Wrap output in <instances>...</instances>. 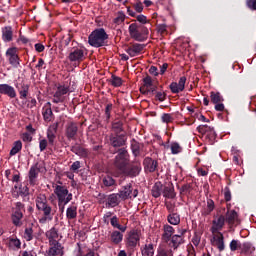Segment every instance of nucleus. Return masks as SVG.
Masks as SVG:
<instances>
[{
    "mask_svg": "<svg viewBox=\"0 0 256 256\" xmlns=\"http://www.w3.org/2000/svg\"><path fill=\"white\" fill-rule=\"evenodd\" d=\"M36 208L38 211L43 213V217L40 219V223H47V221H53V217L55 212H53V208L47 202V196L44 194H40L36 197Z\"/></svg>",
    "mask_w": 256,
    "mask_h": 256,
    "instance_id": "nucleus-1",
    "label": "nucleus"
},
{
    "mask_svg": "<svg viewBox=\"0 0 256 256\" xmlns=\"http://www.w3.org/2000/svg\"><path fill=\"white\" fill-rule=\"evenodd\" d=\"M52 187L54 189V194L57 197L58 205L59 207L62 205L63 211V209H65V205L73 200V194L69 192L67 186L63 185V182L61 181H57L52 185Z\"/></svg>",
    "mask_w": 256,
    "mask_h": 256,
    "instance_id": "nucleus-2",
    "label": "nucleus"
},
{
    "mask_svg": "<svg viewBox=\"0 0 256 256\" xmlns=\"http://www.w3.org/2000/svg\"><path fill=\"white\" fill-rule=\"evenodd\" d=\"M129 35L134 41H139L143 42L146 41L148 35H149V30L145 26H141L137 23H132L130 24L129 28Z\"/></svg>",
    "mask_w": 256,
    "mask_h": 256,
    "instance_id": "nucleus-3",
    "label": "nucleus"
},
{
    "mask_svg": "<svg viewBox=\"0 0 256 256\" xmlns=\"http://www.w3.org/2000/svg\"><path fill=\"white\" fill-rule=\"evenodd\" d=\"M108 38L109 36L107 35V32H105V29L100 28L94 30L89 35L88 43L91 45V47H103Z\"/></svg>",
    "mask_w": 256,
    "mask_h": 256,
    "instance_id": "nucleus-4",
    "label": "nucleus"
},
{
    "mask_svg": "<svg viewBox=\"0 0 256 256\" xmlns=\"http://www.w3.org/2000/svg\"><path fill=\"white\" fill-rule=\"evenodd\" d=\"M114 165L119 173H123V171H125V168L129 165V153H127V150H119V153L115 158Z\"/></svg>",
    "mask_w": 256,
    "mask_h": 256,
    "instance_id": "nucleus-5",
    "label": "nucleus"
},
{
    "mask_svg": "<svg viewBox=\"0 0 256 256\" xmlns=\"http://www.w3.org/2000/svg\"><path fill=\"white\" fill-rule=\"evenodd\" d=\"M21 219H23V203L17 202L12 212L13 225H15V227H21V225H23Z\"/></svg>",
    "mask_w": 256,
    "mask_h": 256,
    "instance_id": "nucleus-6",
    "label": "nucleus"
},
{
    "mask_svg": "<svg viewBox=\"0 0 256 256\" xmlns=\"http://www.w3.org/2000/svg\"><path fill=\"white\" fill-rule=\"evenodd\" d=\"M87 52L85 48H74L68 58L72 63H81L85 59Z\"/></svg>",
    "mask_w": 256,
    "mask_h": 256,
    "instance_id": "nucleus-7",
    "label": "nucleus"
},
{
    "mask_svg": "<svg viewBox=\"0 0 256 256\" xmlns=\"http://www.w3.org/2000/svg\"><path fill=\"white\" fill-rule=\"evenodd\" d=\"M118 195H120V199L125 201L126 199H132V197L135 199V197L139 195V191L137 189H133L131 184H128L120 190Z\"/></svg>",
    "mask_w": 256,
    "mask_h": 256,
    "instance_id": "nucleus-8",
    "label": "nucleus"
},
{
    "mask_svg": "<svg viewBox=\"0 0 256 256\" xmlns=\"http://www.w3.org/2000/svg\"><path fill=\"white\" fill-rule=\"evenodd\" d=\"M69 93V86L60 85L57 87L56 92L53 95V103H63L65 101V95Z\"/></svg>",
    "mask_w": 256,
    "mask_h": 256,
    "instance_id": "nucleus-9",
    "label": "nucleus"
},
{
    "mask_svg": "<svg viewBox=\"0 0 256 256\" xmlns=\"http://www.w3.org/2000/svg\"><path fill=\"white\" fill-rule=\"evenodd\" d=\"M197 130L199 131V133L204 135L205 139H208L210 143H213V141H215V138L217 137L215 129H213L211 126L200 125L198 126Z\"/></svg>",
    "mask_w": 256,
    "mask_h": 256,
    "instance_id": "nucleus-10",
    "label": "nucleus"
},
{
    "mask_svg": "<svg viewBox=\"0 0 256 256\" xmlns=\"http://www.w3.org/2000/svg\"><path fill=\"white\" fill-rule=\"evenodd\" d=\"M211 245L217 247L218 251H225V237L221 232L212 233Z\"/></svg>",
    "mask_w": 256,
    "mask_h": 256,
    "instance_id": "nucleus-11",
    "label": "nucleus"
},
{
    "mask_svg": "<svg viewBox=\"0 0 256 256\" xmlns=\"http://www.w3.org/2000/svg\"><path fill=\"white\" fill-rule=\"evenodd\" d=\"M6 57L10 63V65H12V67H19L20 63H19V54H17V47H10L7 49L6 51Z\"/></svg>",
    "mask_w": 256,
    "mask_h": 256,
    "instance_id": "nucleus-12",
    "label": "nucleus"
},
{
    "mask_svg": "<svg viewBox=\"0 0 256 256\" xmlns=\"http://www.w3.org/2000/svg\"><path fill=\"white\" fill-rule=\"evenodd\" d=\"M144 85L140 87V92L143 93V95H149V93H155L156 87L153 86V80L151 77H145L143 79Z\"/></svg>",
    "mask_w": 256,
    "mask_h": 256,
    "instance_id": "nucleus-13",
    "label": "nucleus"
},
{
    "mask_svg": "<svg viewBox=\"0 0 256 256\" xmlns=\"http://www.w3.org/2000/svg\"><path fill=\"white\" fill-rule=\"evenodd\" d=\"M46 237L50 245H61V243H59V230H57V228L53 227L48 230L46 232Z\"/></svg>",
    "mask_w": 256,
    "mask_h": 256,
    "instance_id": "nucleus-14",
    "label": "nucleus"
},
{
    "mask_svg": "<svg viewBox=\"0 0 256 256\" xmlns=\"http://www.w3.org/2000/svg\"><path fill=\"white\" fill-rule=\"evenodd\" d=\"M0 95H7L10 99H15L17 97V92L15 88L9 84H0Z\"/></svg>",
    "mask_w": 256,
    "mask_h": 256,
    "instance_id": "nucleus-15",
    "label": "nucleus"
},
{
    "mask_svg": "<svg viewBox=\"0 0 256 256\" xmlns=\"http://www.w3.org/2000/svg\"><path fill=\"white\" fill-rule=\"evenodd\" d=\"M140 240L141 237L139 235V232H137L136 230H132L128 233L126 243L128 247H137V244L139 243Z\"/></svg>",
    "mask_w": 256,
    "mask_h": 256,
    "instance_id": "nucleus-16",
    "label": "nucleus"
},
{
    "mask_svg": "<svg viewBox=\"0 0 256 256\" xmlns=\"http://www.w3.org/2000/svg\"><path fill=\"white\" fill-rule=\"evenodd\" d=\"M141 173V164L136 163L132 166H127L125 171L122 172V175H127L128 177H137Z\"/></svg>",
    "mask_w": 256,
    "mask_h": 256,
    "instance_id": "nucleus-17",
    "label": "nucleus"
},
{
    "mask_svg": "<svg viewBox=\"0 0 256 256\" xmlns=\"http://www.w3.org/2000/svg\"><path fill=\"white\" fill-rule=\"evenodd\" d=\"M143 49H145V45L143 44H138L135 43L132 46H129L126 49V53L130 56V57H137V55L141 54V51H143Z\"/></svg>",
    "mask_w": 256,
    "mask_h": 256,
    "instance_id": "nucleus-18",
    "label": "nucleus"
},
{
    "mask_svg": "<svg viewBox=\"0 0 256 256\" xmlns=\"http://www.w3.org/2000/svg\"><path fill=\"white\" fill-rule=\"evenodd\" d=\"M225 225V216H219L213 220L211 231L212 233H220L221 229Z\"/></svg>",
    "mask_w": 256,
    "mask_h": 256,
    "instance_id": "nucleus-19",
    "label": "nucleus"
},
{
    "mask_svg": "<svg viewBox=\"0 0 256 256\" xmlns=\"http://www.w3.org/2000/svg\"><path fill=\"white\" fill-rule=\"evenodd\" d=\"M50 247L47 252L46 256H63V247L61 244H50Z\"/></svg>",
    "mask_w": 256,
    "mask_h": 256,
    "instance_id": "nucleus-20",
    "label": "nucleus"
},
{
    "mask_svg": "<svg viewBox=\"0 0 256 256\" xmlns=\"http://www.w3.org/2000/svg\"><path fill=\"white\" fill-rule=\"evenodd\" d=\"M174 233H175V228H173V226L164 225L162 241H164L165 243H169V241H171V237H173Z\"/></svg>",
    "mask_w": 256,
    "mask_h": 256,
    "instance_id": "nucleus-21",
    "label": "nucleus"
},
{
    "mask_svg": "<svg viewBox=\"0 0 256 256\" xmlns=\"http://www.w3.org/2000/svg\"><path fill=\"white\" fill-rule=\"evenodd\" d=\"M226 221L230 227H233V225H239V216L237 215V212L235 210H230L226 213Z\"/></svg>",
    "mask_w": 256,
    "mask_h": 256,
    "instance_id": "nucleus-22",
    "label": "nucleus"
},
{
    "mask_svg": "<svg viewBox=\"0 0 256 256\" xmlns=\"http://www.w3.org/2000/svg\"><path fill=\"white\" fill-rule=\"evenodd\" d=\"M41 172V169L37 166H32L29 170V183L30 185H37V177H39V173Z\"/></svg>",
    "mask_w": 256,
    "mask_h": 256,
    "instance_id": "nucleus-23",
    "label": "nucleus"
},
{
    "mask_svg": "<svg viewBox=\"0 0 256 256\" xmlns=\"http://www.w3.org/2000/svg\"><path fill=\"white\" fill-rule=\"evenodd\" d=\"M35 225L33 224H29L28 226H26V228L24 229V233H23V239H25V241H33V239L35 238Z\"/></svg>",
    "mask_w": 256,
    "mask_h": 256,
    "instance_id": "nucleus-24",
    "label": "nucleus"
},
{
    "mask_svg": "<svg viewBox=\"0 0 256 256\" xmlns=\"http://www.w3.org/2000/svg\"><path fill=\"white\" fill-rule=\"evenodd\" d=\"M77 124L74 122H69L66 126V137L68 139H75V135H77Z\"/></svg>",
    "mask_w": 256,
    "mask_h": 256,
    "instance_id": "nucleus-25",
    "label": "nucleus"
},
{
    "mask_svg": "<svg viewBox=\"0 0 256 256\" xmlns=\"http://www.w3.org/2000/svg\"><path fill=\"white\" fill-rule=\"evenodd\" d=\"M44 121H46V123H49L52 121L53 119V110L51 109V102H48L44 108H43V112H42Z\"/></svg>",
    "mask_w": 256,
    "mask_h": 256,
    "instance_id": "nucleus-26",
    "label": "nucleus"
},
{
    "mask_svg": "<svg viewBox=\"0 0 256 256\" xmlns=\"http://www.w3.org/2000/svg\"><path fill=\"white\" fill-rule=\"evenodd\" d=\"M121 196L120 194H110L107 198L106 207H117L119 205Z\"/></svg>",
    "mask_w": 256,
    "mask_h": 256,
    "instance_id": "nucleus-27",
    "label": "nucleus"
},
{
    "mask_svg": "<svg viewBox=\"0 0 256 256\" xmlns=\"http://www.w3.org/2000/svg\"><path fill=\"white\" fill-rule=\"evenodd\" d=\"M8 247L12 249V251H19V249H21V240L16 236L8 238Z\"/></svg>",
    "mask_w": 256,
    "mask_h": 256,
    "instance_id": "nucleus-28",
    "label": "nucleus"
},
{
    "mask_svg": "<svg viewBox=\"0 0 256 256\" xmlns=\"http://www.w3.org/2000/svg\"><path fill=\"white\" fill-rule=\"evenodd\" d=\"M2 39L4 43H10V41H13V29L11 26H7L2 29Z\"/></svg>",
    "mask_w": 256,
    "mask_h": 256,
    "instance_id": "nucleus-29",
    "label": "nucleus"
},
{
    "mask_svg": "<svg viewBox=\"0 0 256 256\" xmlns=\"http://www.w3.org/2000/svg\"><path fill=\"white\" fill-rule=\"evenodd\" d=\"M142 256H153L155 255V246L152 243L145 244L141 247Z\"/></svg>",
    "mask_w": 256,
    "mask_h": 256,
    "instance_id": "nucleus-30",
    "label": "nucleus"
},
{
    "mask_svg": "<svg viewBox=\"0 0 256 256\" xmlns=\"http://www.w3.org/2000/svg\"><path fill=\"white\" fill-rule=\"evenodd\" d=\"M125 232H119V231H114L112 232L110 239L112 241V243H114V245H119V243H121V241H123V234Z\"/></svg>",
    "mask_w": 256,
    "mask_h": 256,
    "instance_id": "nucleus-31",
    "label": "nucleus"
},
{
    "mask_svg": "<svg viewBox=\"0 0 256 256\" xmlns=\"http://www.w3.org/2000/svg\"><path fill=\"white\" fill-rule=\"evenodd\" d=\"M110 143L112 147H122V145L125 144V141L123 140V138H121L120 135H116V136L111 135Z\"/></svg>",
    "mask_w": 256,
    "mask_h": 256,
    "instance_id": "nucleus-32",
    "label": "nucleus"
},
{
    "mask_svg": "<svg viewBox=\"0 0 256 256\" xmlns=\"http://www.w3.org/2000/svg\"><path fill=\"white\" fill-rule=\"evenodd\" d=\"M183 244V236L182 235H173L171 241L169 243L170 247L177 249L179 245Z\"/></svg>",
    "mask_w": 256,
    "mask_h": 256,
    "instance_id": "nucleus-33",
    "label": "nucleus"
},
{
    "mask_svg": "<svg viewBox=\"0 0 256 256\" xmlns=\"http://www.w3.org/2000/svg\"><path fill=\"white\" fill-rule=\"evenodd\" d=\"M215 209V202L211 199H207L206 207L202 210V215H211V212Z\"/></svg>",
    "mask_w": 256,
    "mask_h": 256,
    "instance_id": "nucleus-34",
    "label": "nucleus"
},
{
    "mask_svg": "<svg viewBox=\"0 0 256 256\" xmlns=\"http://www.w3.org/2000/svg\"><path fill=\"white\" fill-rule=\"evenodd\" d=\"M110 223H111L112 227H114L115 229H119V231H121V233H125V231H127L126 226L119 224V219L117 218V216L112 217L110 220Z\"/></svg>",
    "mask_w": 256,
    "mask_h": 256,
    "instance_id": "nucleus-35",
    "label": "nucleus"
},
{
    "mask_svg": "<svg viewBox=\"0 0 256 256\" xmlns=\"http://www.w3.org/2000/svg\"><path fill=\"white\" fill-rule=\"evenodd\" d=\"M71 151L78 155L79 157H87L89 155V152L87 149L81 147V146H73Z\"/></svg>",
    "mask_w": 256,
    "mask_h": 256,
    "instance_id": "nucleus-36",
    "label": "nucleus"
},
{
    "mask_svg": "<svg viewBox=\"0 0 256 256\" xmlns=\"http://www.w3.org/2000/svg\"><path fill=\"white\" fill-rule=\"evenodd\" d=\"M168 223L170 225H179L181 223V217L177 213H171L168 215Z\"/></svg>",
    "mask_w": 256,
    "mask_h": 256,
    "instance_id": "nucleus-37",
    "label": "nucleus"
},
{
    "mask_svg": "<svg viewBox=\"0 0 256 256\" xmlns=\"http://www.w3.org/2000/svg\"><path fill=\"white\" fill-rule=\"evenodd\" d=\"M66 217L67 219H75L77 217V206L71 205L66 210Z\"/></svg>",
    "mask_w": 256,
    "mask_h": 256,
    "instance_id": "nucleus-38",
    "label": "nucleus"
},
{
    "mask_svg": "<svg viewBox=\"0 0 256 256\" xmlns=\"http://www.w3.org/2000/svg\"><path fill=\"white\" fill-rule=\"evenodd\" d=\"M21 149H23V143L21 142V140H18L16 142H14L12 149L10 150V155L13 157L14 155H17V153H19V151H21Z\"/></svg>",
    "mask_w": 256,
    "mask_h": 256,
    "instance_id": "nucleus-39",
    "label": "nucleus"
},
{
    "mask_svg": "<svg viewBox=\"0 0 256 256\" xmlns=\"http://www.w3.org/2000/svg\"><path fill=\"white\" fill-rule=\"evenodd\" d=\"M210 99L214 105L217 103H223V96H221V93L219 92H211Z\"/></svg>",
    "mask_w": 256,
    "mask_h": 256,
    "instance_id": "nucleus-40",
    "label": "nucleus"
},
{
    "mask_svg": "<svg viewBox=\"0 0 256 256\" xmlns=\"http://www.w3.org/2000/svg\"><path fill=\"white\" fill-rule=\"evenodd\" d=\"M20 99H27V95H29V84L23 83L21 85V89L19 90Z\"/></svg>",
    "mask_w": 256,
    "mask_h": 256,
    "instance_id": "nucleus-41",
    "label": "nucleus"
},
{
    "mask_svg": "<svg viewBox=\"0 0 256 256\" xmlns=\"http://www.w3.org/2000/svg\"><path fill=\"white\" fill-rule=\"evenodd\" d=\"M163 195L166 199H175V190L172 187H165Z\"/></svg>",
    "mask_w": 256,
    "mask_h": 256,
    "instance_id": "nucleus-42",
    "label": "nucleus"
},
{
    "mask_svg": "<svg viewBox=\"0 0 256 256\" xmlns=\"http://www.w3.org/2000/svg\"><path fill=\"white\" fill-rule=\"evenodd\" d=\"M110 82L113 87H121L123 85V80L121 77L115 75H112Z\"/></svg>",
    "mask_w": 256,
    "mask_h": 256,
    "instance_id": "nucleus-43",
    "label": "nucleus"
},
{
    "mask_svg": "<svg viewBox=\"0 0 256 256\" xmlns=\"http://www.w3.org/2000/svg\"><path fill=\"white\" fill-rule=\"evenodd\" d=\"M146 169L150 172L153 173L155 169H157V161L155 160H148L146 164Z\"/></svg>",
    "mask_w": 256,
    "mask_h": 256,
    "instance_id": "nucleus-44",
    "label": "nucleus"
},
{
    "mask_svg": "<svg viewBox=\"0 0 256 256\" xmlns=\"http://www.w3.org/2000/svg\"><path fill=\"white\" fill-rule=\"evenodd\" d=\"M103 184L105 187H113V185H115V180L111 176H106L103 178Z\"/></svg>",
    "mask_w": 256,
    "mask_h": 256,
    "instance_id": "nucleus-45",
    "label": "nucleus"
},
{
    "mask_svg": "<svg viewBox=\"0 0 256 256\" xmlns=\"http://www.w3.org/2000/svg\"><path fill=\"white\" fill-rule=\"evenodd\" d=\"M125 21V14L123 12H119L117 17L114 18L115 25H121Z\"/></svg>",
    "mask_w": 256,
    "mask_h": 256,
    "instance_id": "nucleus-46",
    "label": "nucleus"
},
{
    "mask_svg": "<svg viewBox=\"0 0 256 256\" xmlns=\"http://www.w3.org/2000/svg\"><path fill=\"white\" fill-rule=\"evenodd\" d=\"M171 151H172L173 155H177V153H181L182 148L179 145V143L174 142V143L171 144Z\"/></svg>",
    "mask_w": 256,
    "mask_h": 256,
    "instance_id": "nucleus-47",
    "label": "nucleus"
},
{
    "mask_svg": "<svg viewBox=\"0 0 256 256\" xmlns=\"http://www.w3.org/2000/svg\"><path fill=\"white\" fill-rule=\"evenodd\" d=\"M22 104L26 105L28 109H33L35 105H37V100L35 98H31V100H24L22 101Z\"/></svg>",
    "mask_w": 256,
    "mask_h": 256,
    "instance_id": "nucleus-48",
    "label": "nucleus"
},
{
    "mask_svg": "<svg viewBox=\"0 0 256 256\" xmlns=\"http://www.w3.org/2000/svg\"><path fill=\"white\" fill-rule=\"evenodd\" d=\"M79 169H81V162L80 161H75L70 166V171H72L73 173H79Z\"/></svg>",
    "mask_w": 256,
    "mask_h": 256,
    "instance_id": "nucleus-49",
    "label": "nucleus"
},
{
    "mask_svg": "<svg viewBox=\"0 0 256 256\" xmlns=\"http://www.w3.org/2000/svg\"><path fill=\"white\" fill-rule=\"evenodd\" d=\"M170 90L173 92V93H181V91H183L181 89V87L179 86V84H177V82H172L170 84Z\"/></svg>",
    "mask_w": 256,
    "mask_h": 256,
    "instance_id": "nucleus-50",
    "label": "nucleus"
},
{
    "mask_svg": "<svg viewBox=\"0 0 256 256\" xmlns=\"http://www.w3.org/2000/svg\"><path fill=\"white\" fill-rule=\"evenodd\" d=\"M59 128V123L51 124L48 129L47 133H52V135H55L57 133V129Z\"/></svg>",
    "mask_w": 256,
    "mask_h": 256,
    "instance_id": "nucleus-51",
    "label": "nucleus"
},
{
    "mask_svg": "<svg viewBox=\"0 0 256 256\" xmlns=\"http://www.w3.org/2000/svg\"><path fill=\"white\" fill-rule=\"evenodd\" d=\"M112 130L114 131V133H116V135H119V133H121V122H114L112 124Z\"/></svg>",
    "mask_w": 256,
    "mask_h": 256,
    "instance_id": "nucleus-52",
    "label": "nucleus"
},
{
    "mask_svg": "<svg viewBox=\"0 0 256 256\" xmlns=\"http://www.w3.org/2000/svg\"><path fill=\"white\" fill-rule=\"evenodd\" d=\"M133 7H134L136 13L143 12V3L141 1H137L136 3H134Z\"/></svg>",
    "mask_w": 256,
    "mask_h": 256,
    "instance_id": "nucleus-53",
    "label": "nucleus"
},
{
    "mask_svg": "<svg viewBox=\"0 0 256 256\" xmlns=\"http://www.w3.org/2000/svg\"><path fill=\"white\" fill-rule=\"evenodd\" d=\"M185 83H187V77L182 76V77L179 79V82L177 83V85L180 87V89H181L182 91L185 90Z\"/></svg>",
    "mask_w": 256,
    "mask_h": 256,
    "instance_id": "nucleus-54",
    "label": "nucleus"
},
{
    "mask_svg": "<svg viewBox=\"0 0 256 256\" xmlns=\"http://www.w3.org/2000/svg\"><path fill=\"white\" fill-rule=\"evenodd\" d=\"M172 121H173V115H171V114H163L162 115L163 123H172Z\"/></svg>",
    "mask_w": 256,
    "mask_h": 256,
    "instance_id": "nucleus-55",
    "label": "nucleus"
},
{
    "mask_svg": "<svg viewBox=\"0 0 256 256\" xmlns=\"http://www.w3.org/2000/svg\"><path fill=\"white\" fill-rule=\"evenodd\" d=\"M136 19H137L138 23H142V25H145L146 23H148L147 16H145L143 14L136 16Z\"/></svg>",
    "mask_w": 256,
    "mask_h": 256,
    "instance_id": "nucleus-56",
    "label": "nucleus"
},
{
    "mask_svg": "<svg viewBox=\"0 0 256 256\" xmlns=\"http://www.w3.org/2000/svg\"><path fill=\"white\" fill-rule=\"evenodd\" d=\"M237 249H239V241L232 240L230 242V251H237Z\"/></svg>",
    "mask_w": 256,
    "mask_h": 256,
    "instance_id": "nucleus-57",
    "label": "nucleus"
},
{
    "mask_svg": "<svg viewBox=\"0 0 256 256\" xmlns=\"http://www.w3.org/2000/svg\"><path fill=\"white\" fill-rule=\"evenodd\" d=\"M47 145H48V142L46 139L40 140V142H39L40 151H45V149H47Z\"/></svg>",
    "mask_w": 256,
    "mask_h": 256,
    "instance_id": "nucleus-58",
    "label": "nucleus"
},
{
    "mask_svg": "<svg viewBox=\"0 0 256 256\" xmlns=\"http://www.w3.org/2000/svg\"><path fill=\"white\" fill-rule=\"evenodd\" d=\"M76 256H95V252L93 250H88L87 253L84 254L81 249H79Z\"/></svg>",
    "mask_w": 256,
    "mask_h": 256,
    "instance_id": "nucleus-59",
    "label": "nucleus"
},
{
    "mask_svg": "<svg viewBox=\"0 0 256 256\" xmlns=\"http://www.w3.org/2000/svg\"><path fill=\"white\" fill-rule=\"evenodd\" d=\"M246 5L249 7V9L256 11V0H247Z\"/></svg>",
    "mask_w": 256,
    "mask_h": 256,
    "instance_id": "nucleus-60",
    "label": "nucleus"
},
{
    "mask_svg": "<svg viewBox=\"0 0 256 256\" xmlns=\"http://www.w3.org/2000/svg\"><path fill=\"white\" fill-rule=\"evenodd\" d=\"M165 205H166V208L168 209L169 213H174L175 205L172 202L166 201Z\"/></svg>",
    "mask_w": 256,
    "mask_h": 256,
    "instance_id": "nucleus-61",
    "label": "nucleus"
},
{
    "mask_svg": "<svg viewBox=\"0 0 256 256\" xmlns=\"http://www.w3.org/2000/svg\"><path fill=\"white\" fill-rule=\"evenodd\" d=\"M243 249L246 252L255 251V248H253V246L249 242H246V243L243 244Z\"/></svg>",
    "mask_w": 256,
    "mask_h": 256,
    "instance_id": "nucleus-62",
    "label": "nucleus"
},
{
    "mask_svg": "<svg viewBox=\"0 0 256 256\" xmlns=\"http://www.w3.org/2000/svg\"><path fill=\"white\" fill-rule=\"evenodd\" d=\"M22 256H37V252L34 250H25L22 252Z\"/></svg>",
    "mask_w": 256,
    "mask_h": 256,
    "instance_id": "nucleus-63",
    "label": "nucleus"
},
{
    "mask_svg": "<svg viewBox=\"0 0 256 256\" xmlns=\"http://www.w3.org/2000/svg\"><path fill=\"white\" fill-rule=\"evenodd\" d=\"M156 99L157 101H165V93L164 92H157L156 93Z\"/></svg>",
    "mask_w": 256,
    "mask_h": 256,
    "instance_id": "nucleus-64",
    "label": "nucleus"
}]
</instances>
